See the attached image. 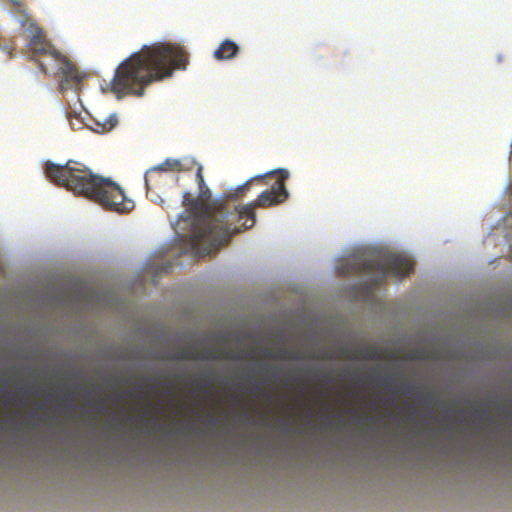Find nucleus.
Here are the masks:
<instances>
[{"label": "nucleus", "mask_w": 512, "mask_h": 512, "mask_svg": "<svg viewBox=\"0 0 512 512\" xmlns=\"http://www.w3.org/2000/svg\"><path fill=\"white\" fill-rule=\"evenodd\" d=\"M187 64L188 53L180 44L144 45L119 64L111 81V91L118 97L143 96L148 85L171 77L177 69H186Z\"/></svg>", "instance_id": "f257e3e1"}, {"label": "nucleus", "mask_w": 512, "mask_h": 512, "mask_svg": "<svg viewBox=\"0 0 512 512\" xmlns=\"http://www.w3.org/2000/svg\"><path fill=\"white\" fill-rule=\"evenodd\" d=\"M196 180L198 196L195 198L189 192L183 194L182 205L194 217L190 233L183 237L187 252L200 258L218 251L240 229L232 217H226L233 209L220 200L210 201L212 194L205 184L202 166L197 169Z\"/></svg>", "instance_id": "f03ea898"}, {"label": "nucleus", "mask_w": 512, "mask_h": 512, "mask_svg": "<svg viewBox=\"0 0 512 512\" xmlns=\"http://www.w3.org/2000/svg\"><path fill=\"white\" fill-rule=\"evenodd\" d=\"M45 174L53 183L96 202L106 210L128 213L134 208V202L125 196L118 184L94 175L81 163L68 161L65 165H57L48 161Z\"/></svg>", "instance_id": "7ed1b4c3"}, {"label": "nucleus", "mask_w": 512, "mask_h": 512, "mask_svg": "<svg viewBox=\"0 0 512 512\" xmlns=\"http://www.w3.org/2000/svg\"><path fill=\"white\" fill-rule=\"evenodd\" d=\"M26 24H28L27 31L30 33V38L26 45L29 59L38 63L41 72L47 73L48 68L42 61V57H49L55 63L59 74L63 78L61 83L62 90L78 89L82 76L74 63L52 45L44 35L43 30L35 22L30 20L22 22L23 26Z\"/></svg>", "instance_id": "20e7f679"}, {"label": "nucleus", "mask_w": 512, "mask_h": 512, "mask_svg": "<svg viewBox=\"0 0 512 512\" xmlns=\"http://www.w3.org/2000/svg\"><path fill=\"white\" fill-rule=\"evenodd\" d=\"M413 271L410 259L399 254L379 258L351 257L347 261L348 274H361L369 277L366 283L368 292L381 286L388 275L403 278Z\"/></svg>", "instance_id": "39448f33"}, {"label": "nucleus", "mask_w": 512, "mask_h": 512, "mask_svg": "<svg viewBox=\"0 0 512 512\" xmlns=\"http://www.w3.org/2000/svg\"><path fill=\"white\" fill-rule=\"evenodd\" d=\"M267 176H275L276 180L270 189L263 191L258 198L246 205H239L233 208L232 214L226 217H232L233 222L240 229H250L256 222L254 209L256 207L266 208L285 202L289 196L285 182L289 178V172L286 169H277L267 174Z\"/></svg>", "instance_id": "423d86ee"}, {"label": "nucleus", "mask_w": 512, "mask_h": 512, "mask_svg": "<svg viewBox=\"0 0 512 512\" xmlns=\"http://www.w3.org/2000/svg\"><path fill=\"white\" fill-rule=\"evenodd\" d=\"M171 360H220V359H244L243 353H234L231 350L220 347H203L198 349L196 346L186 345L168 354Z\"/></svg>", "instance_id": "0eeeda50"}, {"label": "nucleus", "mask_w": 512, "mask_h": 512, "mask_svg": "<svg viewBox=\"0 0 512 512\" xmlns=\"http://www.w3.org/2000/svg\"><path fill=\"white\" fill-rule=\"evenodd\" d=\"M339 357L351 360H382L383 353L379 348L370 346H343L338 351Z\"/></svg>", "instance_id": "6e6552de"}, {"label": "nucleus", "mask_w": 512, "mask_h": 512, "mask_svg": "<svg viewBox=\"0 0 512 512\" xmlns=\"http://www.w3.org/2000/svg\"><path fill=\"white\" fill-rule=\"evenodd\" d=\"M269 357L274 360L298 361L308 359L309 352L300 346L282 347L278 350L270 351Z\"/></svg>", "instance_id": "1a4fd4ad"}, {"label": "nucleus", "mask_w": 512, "mask_h": 512, "mask_svg": "<svg viewBox=\"0 0 512 512\" xmlns=\"http://www.w3.org/2000/svg\"><path fill=\"white\" fill-rule=\"evenodd\" d=\"M239 52V46L231 41H223L219 47L214 51V57L217 60H228L235 57Z\"/></svg>", "instance_id": "9d476101"}, {"label": "nucleus", "mask_w": 512, "mask_h": 512, "mask_svg": "<svg viewBox=\"0 0 512 512\" xmlns=\"http://www.w3.org/2000/svg\"><path fill=\"white\" fill-rule=\"evenodd\" d=\"M183 170V164L178 159H166L163 163L159 164L158 166L153 167L148 172L153 171H181Z\"/></svg>", "instance_id": "9b49d317"}, {"label": "nucleus", "mask_w": 512, "mask_h": 512, "mask_svg": "<svg viewBox=\"0 0 512 512\" xmlns=\"http://www.w3.org/2000/svg\"><path fill=\"white\" fill-rule=\"evenodd\" d=\"M118 123L116 115H110L103 123H97L96 132L105 133L111 131Z\"/></svg>", "instance_id": "f8f14e48"}, {"label": "nucleus", "mask_w": 512, "mask_h": 512, "mask_svg": "<svg viewBox=\"0 0 512 512\" xmlns=\"http://www.w3.org/2000/svg\"><path fill=\"white\" fill-rule=\"evenodd\" d=\"M250 182L251 181H248L246 182L245 184L243 185H240L238 186L233 192H229L228 194H226V198L227 199H232V200H236L238 199L239 197H241L247 190H249V187H250Z\"/></svg>", "instance_id": "ddd939ff"}, {"label": "nucleus", "mask_w": 512, "mask_h": 512, "mask_svg": "<svg viewBox=\"0 0 512 512\" xmlns=\"http://www.w3.org/2000/svg\"><path fill=\"white\" fill-rule=\"evenodd\" d=\"M326 391L324 389V375L322 374V406H321V409H322V423L324 422V418H325V409H326Z\"/></svg>", "instance_id": "4468645a"}, {"label": "nucleus", "mask_w": 512, "mask_h": 512, "mask_svg": "<svg viewBox=\"0 0 512 512\" xmlns=\"http://www.w3.org/2000/svg\"><path fill=\"white\" fill-rule=\"evenodd\" d=\"M415 388L413 386H406L404 389H403V393L404 394H409L411 393Z\"/></svg>", "instance_id": "2eb2a0df"}, {"label": "nucleus", "mask_w": 512, "mask_h": 512, "mask_svg": "<svg viewBox=\"0 0 512 512\" xmlns=\"http://www.w3.org/2000/svg\"><path fill=\"white\" fill-rule=\"evenodd\" d=\"M391 382H392V378H388V379H386V381H385V385H386V387H388V386L390 385V383H391Z\"/></svg>", "instance_id": "dca6fc26"}, {"label": "nucleus", "mask_w": 512, "mask_h": 512, "mask_svg": "<svg viewBox=\"0 0 512 512\" xmlns=\"http://www.w3.org/2000/svg\"><path fill=\"white\" fill-rule=\"evenodd\" d=\"M321 359H322V360H324V359H325V355H324V352H323V351H322Z\"/></svg>", "instance_id": "f3484780"}]
</instances>
